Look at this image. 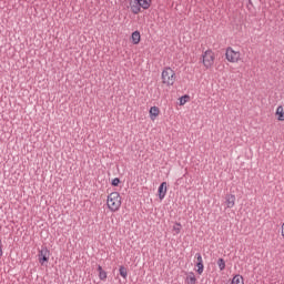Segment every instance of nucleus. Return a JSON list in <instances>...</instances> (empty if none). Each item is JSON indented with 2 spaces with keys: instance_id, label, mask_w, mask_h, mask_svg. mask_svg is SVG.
<instances>
[{
  "instance_id": "obj_1",
  "label": "nucleus",
  "mask_w": 284,
  "mask_h": 284,
  "mask_svg": "<svg viewBox=\"0 0 284 284\" xmlns=\"http://www.w3.org/2000/svg\"><path fill=\"white\" fill-rule=\"evenodd\" d=\"M121 203V194L119 192H112L106 199V205L111 212H119Z\"/></svg>"
},
{
  "instance_id": "obj_2",
  "label": "nucleus",
  "mask_w": 284,
  "mask_h": 284,
  "mask_svg": "<svg viewBox=\"0 0 284 284\" xmlns=\"http://www.w3.org/2000/svg\"><path fill=\"white\" fill-rule=\"evenodd\" d=\"M150 6H152V0H131L130 8L133 14H139L142 10H150Z\"/></svg>"
},
{
  "instance_id": "obj_3",
  "label": "nucleus",
  "mask_w": 284,
  "mask_h": 284,
  "mask_svg": "<svg viewBox=\"0 0 284 284\" xmlns=\"http://www.w3.org/2000/svg\"><path fill=\"white\" fill-rule=\"evenodd\" d=\"M176 82V73L174 72V70H172V68L166 67L164 68V70L162 71V83L164 85H174V83Z\"/></svg>"
},
{
  "instance_id": "obj_4",
  "label": "nucleus",
  "mask_w": 284,
  "mask_h": 284,
  "mask_svg": "<svg viewBox=\"0 0 284 284\" xmlns=\"http://www.w3.org/2000/svg\"><path fill=\"white\" fill-rule=\"evenodd\" d=\"M214 51L213 50H206L203 54H202V63L204 65V68L210 69L212 68V65H214Z\"/></svg>"
},
{
  "instance_id": "obj_5",
  "label": "nucleus",
  "mask_w": 284,
  "mask_h": 284,
  "mask_svg": "<svg viewBox=\"0 0 284 284\" xmlns=\"http://www.w3.org/2000/svg\"><path fill=\"white\" fill-rule=\"evenodd\" d=\"M225 57L230 63H239V61H241V52L234 51L232 47H229L226 49Z\"/></svg>"
},
{
  "instance_id": "obj_6",
  "label": "nucleus",
  "mask_w": 284,
  "mask_h": 284,
  "mask_svg": "<svg viewBox=\"0 0 284 284\" xmlns=\"http://www.w3.org/2000/svg\"><path fill=\"white\" fill-rule=\"evenodd\" d=\"M38 258L40 265H43V263H48V261H50V251L47 247L41 248L39 251Z\"/></svg>"
},
{
  "instance_id": "obj_7",
  "label": "nucleus",
  "mask_w": 284,
  "mask_h": 284,
  "mask_svg": "<svg viewBox=\"0 0 284 284\" xmlns=\"http://www.w3.org/2000/svg\"><path fill=\"white\" fill-rule=\"evenodd\" d=\"M158 192L160 201H163L168 194V182H162L158 189Z\"/></svg>"
},
{
  "instance_id": "obj_8",
  "label": "nucleus",
  "mask_w": 284,
  "mask_h": 284,
  "mask_svg": "<svg viewBox=\"0 0 284 284\" xmlns=\"http://www.w3.org/2000/svg\"><path fill=\"white\" fill-rule=\"evenodd\" d=\"M225 205L227 209H232L236 205V195L229 194L225 196Z\"/></svg>"
},
{
  "instance_id": "obj_9",
  "label": "nucleus",
  "mask_w": 284,
  "mask_h": 284,
  "mask_svg": "<svg viewBox=\"0 0 284 284\" xmlns=\"http://www.w3.org/2000/svg\"><path fill=\"white\" fill-rule=\"evenodd\" d=\"M149 114H150L151 121H154L156 116L161 114V110L159 109V106H151Z\"/></svg>"
},
{
  "instance_id": "obj_10",
  "label": "nucleus",
  "mask_w": 284,
  "mask_h": 284,
  "mask_svg": "<svg viewBox=\"0 0 284 284\" xmlns=\"http://www.w3.org/2000/svg\"><path fill=\"white\" fill-rule=\"evenodd\" d=\"M131 39L134 45H139V43H141V32L134 31L131 36Z\"/></svg>"
},
{
  "instance_id": "obj_11",
  "label": "nucleus",
  "mask_w": 284,
  "mask_h": 284,
  "mask_svg": "<svg viewBox=\"0 0 284 284\" xmlns=\"http://www.w3.org/2000/svg\"><path fill=\"white\" fill-rule=\"evenodd\" d=\"M275 116L277 121H284V108L283 105H278L275 111Z\"/></svg>"
},
{
  "instance_id": "obj_12",
  "label": "nucleus",
  "mask_w": 284,
  "mask_h": 284,
  "mask_svg": "<svg viewBox=\"0 0 284 284\" xmlns=\"http://www.w3.org/2000/svg\"><path fill=\"white\" fill-rule=\"evenodd\" d=\"M186 284H196V275H194V272H190L185 278Z\"/></svg>"
},
{
  "instance_id": "obj_13",
  "label": "nucleus",
  "mask_w": 284,
  "mask_h": 284,
  "mask_svg": "<svg viewBox=\"0 0 284 284\" xmlns=\"http://www.w3.org/2000/svg\"><path fill=\"white\" fill-rule=\"evenodd\" d=\"M98 272L100 281H105V278H108V273L103 271V267L101 265H98Z\"/></svg>"
},
{
  "instance_id": "obj_14",
  "label": "nucleus",
  "mask_w": 284,
  "mask_h": 284,
  "mask_svg": "<svg viewBox=\"0 0 284 284\" xmlns=\"http://www.w3.org/2000/svg\"><path fill=\"white\" fill-rule=\"evenodd\" d=\"M231 284H245V283L243 282V276H241V275H235V276L232 278Z\"/></svg>"
},
{
  "instance_id": "obj_15",
  "label": "nucleus",
  "mask_w": 284,
  "mask_h": 284,
  "mask_svg": "<svg viewBox=\"0 0 284 284\" xmlns=\"http://www.w3.org/2000/svg\"><path fill=\"white\" fill-rule=\"evenodd\" d=\"M181 230H182V226H181V223L176 222L174 225H173V234L174 236H176V234H181Z\"/></svg>"
},
{
  "instance_id": "obj_16",
  "label": "nucleus",
  "mask_w": 284,
  "mask_h": 284,
  "mask_svg": "<svg viewBox=\"0 0 284 284\" xmlns=\"http://www.w3.org/2000/svg\"><path fill=\"white\" fill-rule=\"evenodd\" d=\"M119 272L122 278H128V268H125V266H120Z\"/></svg>"
},
{
  "instance_id": "obj_17",
  "label": "nucleus",
  "mask_w": 284,
  "mask_h": 284,
  "mask_svg": "<svg viewBox=\"0 0 284 284\" xmlns=\"http://www.w3.org/2000/svg\"><path fill=\"white\" fill-rule=\"evenodd\" d=\"M217 265L220 267V271L223 272V270H225V260L219 258L217 260Z\"/></svg>"
},
{
  "instance_id": "obj_18",
  "label": "nucleus",
  "mask_w": 284,
  "mask_h": 284,
  "mask_svg": "<svg viewBox=\"0 0 284 284\" xmlns=\"http://www.w3.org/2000/svg\"><path fill=\"white\" fill-rule=\"evenodd\" d=\"M196 267H197L196 270L197 274H203V270L205 267L203 263H196Z\"/></svg>"
},
{
  "instance_id": "obj_19",
  "label": "nucleus",
  "mask_w": 284,
  "mask_h": 284,
  "mask_svg": "<svg viewBox=\"0 0 284 284\" xmlns=\"http://www.w3.org/2000/svg\"><path fill=\"white\" fill-rule=\"evenodd\" d=\"M187 99H190L187 95H184L180 99V105H185L187 103Z\"/></svg>"
},
{
  "instance_id": "obj_20",
  "label": "nucleus",
  "mask_w": 284,
  "mask_h": 284,
  "mask_svg": "<svg viewBox=\"0 0 284 284\" xmlns=\"http://www.w3.org/2000/svg\"><path fill=\"white\" fill-rule=\"evenodd\" d=\"M195 257H196V260H197L196 263H203V256H201V253H196V254H195Z\"/></svg>"
},
{
  "instance_id": "obj_21",
  "label": "nucleus",
  "mask_w": 284,
  "mask_h": 284,
  "mask_svg": "<svg viewBox=\"0 0 284 284\" xmlns=\"http://www.w3.org/2000/svg\"><path fill=\"white\" fill-rule=\"evenodd\" d=\"M119 183H121V180H119V178L113 179L112 185L116 186L119 185Z\"/></svg>"
},
{
  "instance_id": "obj_22",
  "label": "nucleus",
  "mask_w": 284,
  "mask_h": 284,
  "mask_svg": "<svg viewBox=\"0 0 284 284\" xmlns=\"http://www.w3.org/2000/svg\"><path fill=\"white\" fill-rule=\"evenodd\" d=\"M3 256V244L1 243V240H0V257Z\"/></svg>"
},
{
  "instance_id": "obj_23",
  "label": "nucleus",
  "mask_w": 284,
  "mask_h": 284,
  "mask_svg": "<svg viewBox=\"0 0 284 284\" xmlns=\"http://www.w3.org/2000/svg\"><path fill=\"white\" fill-rule=\"evenodd\" d=\"M282 236H283V239H284V222H283V224H282Z\"/></svg>"
}]
</instances>
